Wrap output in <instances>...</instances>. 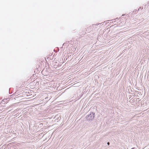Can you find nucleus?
Segmentation results:
<instances>
[{
    "label": "nucleus",
    "instance_id": "1",
    "mask_svg": "<svg viewBox=\"0 0 149 149\" xmlns=\"http://www.w3.org/2000/svg\"><path fill=\"white\" fill-rule=\"evenodd\" d=\"M107 144H108V145H109V142H108V143H107Z\"/></svg>",
    "mask_w": 149,
    "mask_h": 149
}]
</instances>
